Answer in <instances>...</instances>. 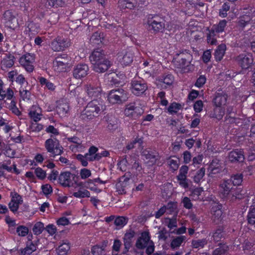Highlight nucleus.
Here are the masks:
<instances>
[{"label": "nucleus", "mask_w": 255, "mask_h": 255, "mask_svg": "<svg viewBox=\"0 0 255 255\" xmlns=\"http://www.w3.org/2000/svg\"><path fill=\"white\" fill-rule=\"evenodd\" d=\"M89 59L93 70L98 73H104L112 65V62L107 58L105 51L101 49L94 50Z\"/></svg>", "instance_id": "1"}, {"label": "nucleus", "mask_w": 255, "mask_h": 255, "mask_svg": "<svg viewBox=\"0 0 255 255\" xmlns=\"http://www.w3.org/2000/svg\"><path fill=\"white\" fill-rule=\"evenodd\" d=\"M105 109V106L102 101L94 99L88 103L81 113L80 118L83 120H92L98 117Z\"/></svg>", "instance_id": "2"}, {"label": "nucleus", "mask_w": 255, "mask_h": 255, "mask_svg": "<svg viewBox=\"0 0 255 255\" xmlns=\"http://www.w3.org/2000/svg\"><path fill=\"white\" fill-rule=\"evenodd\" d=\"M192 55L189 50H185L177 53L174 58V63L177 68L180 69L184 73L191 70L192 66L190 64Z\"/></svg>", "instance_id": "3"}, {"label": "nucleus", "mask_w": 255, "mask_h": 255, "mask_svg": "<svg viewBox=\"0 0 255 255\" xmlns=\"http://www.w3.org/2000/svg\"><path fill=\"white\" fill-rule=\"evenodd\" d=\"M44 147L47 152L50 153V157L53 158L60 155L64 152V148L61 145L60 141L52 135L50 136V138L45 140Z\"/></svg>", "instance_id": "4"}, {"label": "nucleus", "mask_w": 255, "mask_h": 255, "mask_svg": "<svg viewBox=\"0 0 255 255\" xmlns=\"http://www.w3.org/2000/svg\"><path fill=\"white\" fill-rule=\"evenodd\" d=\"M127 91L123 89H114L110 91L108 100L112 104H121L126 101L128 98Z\"/></svg>", "instance_id": "5"}, {"label": "nucleus", "mask_w": 255, "mask_h": 255, "mask_svg": "<svg viewBox=\"0 0 255 255\" xmlns=\"http://www.w3.org/2000/svg\"><path fill=\"white\" fill-rule=\"evenodd\" d=\"M147 23L149 29L153 30L154 33L162 32L164 30L165 20L162 17L158 16H152L148 18Z\"/></svg>", "instance_id": "6"}, {"label": "nucleus", "mask_w": 255, "mask_h": 255, "mask_svg": "<svg viewBox=\"0 0 255 255\" xmlns=\"http://www.w3.org/2000/svg\"><path fill=\"white\" fill-rule=\"evenodd\" d=\"M130 89L133 95L140 96L147 90V85L143 80H133L130 83Z\"/></svg>", "instance_id": "7"}, {"label": "nucleus", "mask_w": 255, "mask_h": 255, "mask_svg": "<svg viewBox=\"0 0 255 255\" xmlns=\"http://www.w3.org/2000/svg\"><path fill=\"white\" fill-rule=\"evenodd\" d=\"M70 61V57L66 54H63L57 56L53 61L54 70L59 72L64 71L66 66L69 64Z\"/></svg>", "instance_id": "8"}, {"label": "nucleus", "mask_w": 255, "mask_h": 255, "mask_svg": "<svg viewBox=\"0 0 255 255\" xmlns=\"http://www.w3.org/2000/svg\"><path fill=\"white\" fill-rule=\"evenodd\" d=\"M236 60L242 69H247L253 64L254 59L250 53H242L238 55Z\"/></svg>", "instance_id": "9"}, {"label": "nucleus", "mask_w": 255, "mask_h": 255, "mask_svg": "<svg viewBox=\"0 0 255 255\" xmlns=\"http://www.w3.org/2000/svg\"><path fill=\"white\" fill-rule=\"evenodd\" d=\"M70 45L69 39L57 37L52 41L50 45L54 51H60L64 50L66 48L68 47Z\"/></svg>", "instance_id": "10"}, {"label": "nucleus", "mask_w": 255, "mask_h": 255, "mask_svg": "<svg viewBox=\"0 0 255 255\" xmlns=\"http://www.w3.org/2000/svg\"><path fill=\"white\" fill-rule=\"evenodd\" d=\"M222 205L220 203H215L212 207V221L214 225H219L223 220Z\"/></svg>", "instance_id": "11"}, {"label": "nucleus", "mask_w": 255, "mask_h": 255, "mask_svg": "<svg viewBox=\"0 0 255 255\" xmlns=\"http://www.w3.org/2000/svg\"><path fill=\"white\" fill-rule=\"evenodd\" d=\"M234 186L231 184V181L228 179H223L219 185L220 196L223 199L227 200L230 196Z\"/></svg>", "instance_id": "12"}, {"label": "nucleus", "mask_w": 255, "mask_h": 255, "mask_svg": "<svg viewBox=\"0 0 255 255\" xmlns=\"http://www.w3.org/2000/svg\"><path fill=\"white\" fill-rule=\"evenodd\" d=\"M34 57L29 53L22 56L19 60L20 65L28 72H31L34 69L33 63Z\"/></svg>", "instance_id": "13"}, {"label": "nucleus", "mask_w": 255, "mask_h": 255, "mask_svg": "<svg viewBox=\"0 0 255 255\" xmlns=\"http://www.w3.org/2000/svg\"><path fill=\"white\" fill-rule=\"evenodd\" d=\"M75 174H72L70 172L65 171L61 172L58 178L59 183L64 187L74 186V183L71 179Z\"/></svg>", "instance_id": "14"}, {"label": "nucleus", "mask_w": 255, "mask_h": 255, "mask_svg": "<svg viewBox=\"0 0 255 255\" xmlns=\"http://www.w3.org/2000/svg\"><path fill=\"white\" fill-rule=\"evenodd\" d=\"M85 90L89 97L94 99L98 97L102 91L100 86L92 83H89L85 85Z\"/></svg>", "instance_id": "15"}, {"label": "nucleus", "mask_w": 255, "mask_h": 255, "mask_svg": "<svg viewBox=\"0 0 255 255\" xmlns=\"http://www.w3.org/2000/svg\"><path fill=\"white\" fill-rule=\"evenodd\" d=\"M89 72V67L86 64H79L76 66L73 71V75L76 79L85 77Z\"/></svg>", "instance_id": "16"}, {"label": "nucleus", "mask_w": 255, "mask_h": 255, "mask_svg": "<svg viewBox=\"0 0 255 255\" xmlns=\"http://www.w3.org/2000/svg\"><path fill=\"white\" fill-rule=\"evenodd\" d=\"M227 233L225 230L224 226H219L213 231L212 238L214 242L217 243L226 239Z\"/></svg>", "instance_id": "17"}, {"label": "nucleus", "mask_w": 255, "mask_h": 255, "mask_svg": "<svg viewBox=\"0 0 255 255\" xmlns=\"http://www.w3.org/2000/svg\"><path fill=\"white\" fill-rule=\"evenodd\" d=\"M149 234L147 232H143L141 234L135 243V247L139 250H142L146 248L151 241Z\"/></svg>", "instance_id": "18"}, {"label": "nucleus", "mask_w": 255, "mask_h": 255, "mask_svg": "<svg viewBox=\"0 0 255 255\" xmlns=\"http://www.w3.org/2000/svg\"><path fill=\"white\" fill-rule=\"evenodd\" d=\"M119 62L125 66L129 65L133 61V53L131 50L126 51L118 56Z\"/></svg>", "instance_id": "19"}, {"label": "nucleus", "mask_w": 255, "mask_h": 255, "mask_svg": "<svg viewBox=\"0 0 255 255\" xmlns=\"http://www.w3.org/2000/svg\"><path fill=\"white\" fill-rule=\"evenodd\" d=\"M38 242V240H37L35 243L29 240L28 242H27L26 247L19 250L18 252L19 253V255H30L31 254L36 250L37 243Z\"/></svg>", "instance_id": "20"}, {"label": "nucleus", "mask_w": 255, "mask_h": 255, "mask_svg": "<svg viewBox=\"0 0 255 255\" xmlns=\"http://www.w3.org/2000/svg\"><path fill=\"white\" fill-rule=\"evenodd\" d=\"M124 176L122 177L124 179L123 181H120L116 184L117 191L120 194H125L127 193L128 190L129 189L128 181L129 180V178L126 177Z\"/></svg>", "instance_id": "21"}, {"label": "nucleus", "mask_w": 255, "mask_h": 255, "mask_svg": "<svg viewBox=\"0 0 255 255\" xmlns=\"http://www.w3.org/2000/svg\"><path fill=\"white\" fill-rule=\"evenodd\" d=\"M229 159L232 162H243L245 159L243 151L237 149L231 151L229 154Z\"/></svg>", "instance_id": "22"}, {"label": "nucleus", "mask_w": 255, "mask_h": 255, "mask_svg": "<svg viewBox=\"0 0 255 255\" xmlns=\"http://www.w3.org/2000/svg\"><path fill=\"white\" fill-rule=\"evenodd\" d=\"M141 110L139 107L136 106L135 103H131L126 106L125 114L128 117H134L135 115H137L138 113H140Z\"/></svg>", "instance_id": "23"}, {"label": "nucleus", "mask_w": 255, "mask_h": 255, "mask_svg": "<svg viewBox=\"0 0 255 255\" xmlns=\"http://www.w3.org/2000/svg\"><path fill=\"white\" fill-rule=\"evenodd\" d=\"M142 155L146 159L149 160L153 163H156L160 158L158 152L156 150L145 149L142 151Z\"/></svg>", "instance_id": "24"}, {"label": "nucleus", "mask_w": 255, "mask_h": 255, "mask_svg": "<svg viewBox=\"0 0 255 255\" xmlns=\"http://www.w3.org/2000/svg\"><path fill=\"white\" fill-rule=\"evenodd\" d=\"M244 195L245 192L241 188L234 187L227 200L234 202L237 199H243Z\"/></svg>", "instance_id": "25"}, {"label": "nucleus", "mask_w": 255, "mask_h": 255, "mask_svg": "<svg viewBox=\"0 0 255 255\" xmlns=\"http://www.w3.org/2000/svg\"><path fill=\"white\" fill-rule=\"evenodd\" d=\"M15 59L14 56L11 54H6L5 57L3 58L1 61V69L5 70L7 68H10L14 65Z\"/></svg>", "instance_id": "26"}, {"label": "nucleus", "mask_w": 255, "mask_h": 255, "mask_svg": "<svg viewBox=\"0 0 255 255\" xmlns=\"http://www.w3.org/2000/svg\"><path fill=\"white\" fill-rule=\"evenodd\" d=\"M227 96L223 92H217L215 94L213 102L216 107H221L226 103Z\"/></svg>", "instance_id": "27"}, {"label": "nucleus", "mask_w": 255, "mask_h": 255, "mask_svg": "<svg viewBox=\"0 0 255 255\" xmlns=\"http://www.w3.org/2000/svg\"><path fill=\"white\" fill-rule=\"evenodd\" d=\"M238 23L239 26L244 28L247 25L249 24H255V18L249 17L247 15H242L240 17Z\"/></svg>", "instance_id": "28"}, {"label": "nucleus", "mask_w": 255, "mask_h": 255, "mask_svg": "<svg viewBox=\"0 0 255 255\" xmlns=\"http://www.w3.org/2000/svg\"><path fill=\"white\" fill-rule=\"evenodd\" d=\"M207 30L208 31V33L207 34V41L208 44L212 45H217V40L215 38L216 33H218L215 30L214 27L212 26L211 29L208 28Z\"/></svg>", "instance_id": "29"}, {"label": "nucleus", "mask_w": 255, "mask_h": 255, "mask_svg": "<svg viewBox=\"0 0 255 255\" xmlns=\"http://www.w3.org/2000/svg\"><path fill=\"white\" fill-rule=\"evenodd\" d=\"M218 246L213 252L212 255H224L229 250V247L226 243H220Z\"/></svg>", "instance_id": "30"}, {"label": "nucleus", "mask_w": 255, "mask_h": 255, "mask_svg": "<svg viewBox=\"0 0 255 255\" xmlns=\"http://www.w3.org/2000/svg\"><path fill=\"white\" fill-rule=\"evenodd\" d=\"M226 46L225 44L219 45L214 53V57L217 61H221L225 55Z\"/></svg>", "instance_id": "31"}, {"label": "nucleus", "mask_w": 255, "mask_h": 255, "mask_svg": "<svg viewBox=\"0 0 255 255\" xmlns=\"http://www.w3.org/2000/svg\"><path fill=\"white\" fill-rule=\"evenodd\" d=\"M186 237L185 236H179L174 238L171 242L170 247L174 250L178 249L181 244L185 241Z\"/></svg>", "instance_id": "32"}, {"label": "nucleus", "mask_w": 255, "mask_h": 255, "mask_svg": "<svg viewBox=\"0 0 255 255\" xmlns=\"http://www.w3.org/2000/svg\"><path fill=\"white\" fill-rule=\"evenodd\" d=\"M134 7V3L130 0H119L118 1V7L122 10L132 9Z\"/></svg>", "instance_id": "33"}, {"label": "nucleus", "mask_w": 255, "mask_h": 255, "mask_svg": "<svg viewBox=\"0 0 255 255\" xmlns=\"http://www.w3.org/2000/svg\"><path fill=\"white\" fill-rule=\"evenodd\" d=\"M246 220L249 225L253 226L255 225V207L251 206L249 209Z\"/></svg>", "instance_id": "34"}, {"label": "nucleus", "mask_w": 255, "mask_h": 255, "mask_svg": "<svg viewBox=\"0 0 255 255\" xmlns=\"http://www.w3.org/2000/svg\"><path fill=\"white\" fill-rule=\"evenodd\" d=\"M69 110V106L67 103H59L57 106L56 111L57 113L61 116H65Z\"/></svg>", "instance_id": "35"}, {"label": "nucleus", "mask_w": 255, "mask_h": 255, "mask_svg": "<svg viewBox=\"0 0 255 255\" xmlns=\"http://www.w3.org/2000/svg\"><path fill=\"white\" fill-rule=\"evenodd\" d=\"M5 98L7 100H11L13 98V92L12 89L8 88L5 92L1 88H0V101L4 100Z\"/></svg>", "instance_id": "36"}, {"label": "nucleus", "mask_w": 255, "mask_h": 255, "mask_svg": "<svg viewBox=\"0 0 255 255\" xmlns=\"http://www.w3.org/2000/svg\"><path fill=\"white\" fill-rule=\"evenodd\" d=\"M243 176L242 174H237L231 176L229 181H231V184L233 186L240 185L243 182Z\"/></svg>", "instance_id": "37"}, {"label": "nucleus", "mask_w": 255, "mask_h": 255, "mask_svg": "<svg viewBox=\"0 0 255 255\" xmlns=\"http://www.w3.org/2000/svg\"><path fill=\"white\" fill-rule=\"evenodd\" d=\"M164 206L166 208V211L167 214H174V216L177 215V204L176 203L169 202L166 205Z\"/></svg>", "instance_id": "38"}, {"label": "nucleus", "mask_w": 255, "mask_h": 255, "mask_svg": "<svg viewBox=\"0 0 255 255\" xmlns=\"http://www.w3.org/2000/svg\"><path fill=\"white\" fill-rule=\"evenodd\" d=\"M107 123V128L110 130H115L118 127V121L114 117H109Z\"/></svg>", "instance_id": "39"}, {"label": "nucleus", "mask_w": 255, "mask_h": 255, "mask_svg": "<svg viewBox=\"0 0 255 255\" xmlns=\"http://www.w3.org/2000/svg\"><path fill=\"white\" fill-rule=\"evenodd\" d=\"M104 245H96L93 247L91 250V253L93 255H104L105 254Z\"/></svg>", "instance_id": "40"}, {"label": "nucleus", "mask_w": 255, "mask_h": 255, "mask_svg": "<svg viewBox=\"0 0 255 255\" xmlns=\"http://www.w3.org/2000/svg\"><path fill=\"white\" fill-rule=\"evenodd\" d=\"M59 14L56 12H52L47 16L46 19L50 26L56 24L59 19Z\"/></svg>", "instance_id": "41"}, {"label": "nucleus", "mask_w": 255, "mask_h": 255, "mask_svg": "<svg viewBox=\"0 0 255 255\" xmlns=\"http://www.w3.org/2000/svg\"><path fill=\"white\" fill-rule=\"evenodd\" d=\"M205 168L204 167H202L197 171L195 174L193 176H192L194 181L197 183L200 182L201 180L205 175Z\"/></svg>", "instance_id": "42"}, {"label": "nucleus", "mask_w": 255, "mask_h": 255, "mask_svg": "<svg viewBox=\"0 0 255 255\" xmlns=\"http://www.w3.org/2000/svg\"><path fill=\"white\" fill-rule=\"evenodd\" d=\"M227 21L224 19L220 20L218 24H214L213 27L217 33H221L224 31L225 28L227 26Z\"/></svg>", "instance_id": "43"}, {"label": "nucleus", "mask_w": 255, "mask_h": 255, "mask_svg": "<svg viewBox=\"0 0 255 255\" xmlns=\"http://www.w3.org/2000/svg\"><path fill=\"white\" fill-rule=\"evenodd\" d=\"M70 249L69 243H63L61 245H60L58 249V255H67L68 252L69 251Z\"/></svg>", "instance_id": "44"}, {"label": "nucleus", "mask_w": 255, "mask_h": 255, "mask_svg": "<svg viewBox=\"0 0 255 255\" xmlns=\"http://www.w3.org/2000/svg\"><path fill=\"white\" fill-rule=\"evenodd\" d=\"M44 229V224L41 222H38L33 226L32 231L34 235H38L42 233Z\"/></svg>", "instance_id": "45"}, {"label": "nucleus", "mask_w": 255, "mask_h": 255, "mask_svg": "<svg viewBox=\"0 0 255 255\" xmlns=\"http://www.w3.org/2000/svg\"><path fill=\"white\" fill-rule=\"evenodd\" d=\"M181 109V105L179 103L173 102L169 105L168 112L171 115L176 114L178 110Z\"/></svg>", "instance_id": "46"}, {"label": "nucleus", "mask_w": 255, "mask_h": 255, "mask_svg": "<svg viewBox=\"0 0 255 255\" xmlns=\"http://www.w3.org/2000/svg\"><path fill=\"white\" fill-rule=\"evenodd\" d=\"M143 143L142 138L136 137L130 143L128 144L126 147L127 150H130L135 147V145L138 144V146H141Z\"/></svg>", "instance_id": "47"}, {"label": "nucleus", "mask_w": 255, "mask_h": 255, "mask_svg": "<svg viewBox=\"0 0 255 255\" xmlns=\"http://www.w3.org/2000/svg\"><path fill=\"white\" fill-rule=\"evenodd\" d=\"M243 15H247L249 17H252L255 18V7L249 6L248 7L244 8Z\"/></svg>", "instance_id": "48"}, {"label": "nucleus", "mask_w": 255, "mask_h": 255, "mask_svg": "<svg viewBox=\"0 0 255 255\" xmlns=\"http://www.w3.org/2000/svg\"><path fill=\"white\" fill-rule=\"evenodd\" d=\"M101 33L98 32H95L91 37L90 41L95 44H99L102 42Z\"/></svg>", "instance_id": "49"}, {"label": "nucleus", "mask_w": 255, "mask_h": 255, "mask_svg": "<svg viewBox=\"0 0 255 255\" xmlns=\"http://www.w3.org/2000/svg\"><path fill=\"white\" fill-rule=\"evenodd\" d=\"M28 228L24 226H19L16 228V233L19 236L25 237L28 234Z\"/></svg>", "instance_id": "50"}, {"label": "nucleus", "mask_w": 255, "mask_h": 255, "mask_svg": "<svg viewBox=\"0 0 255 255\" xmlns=\"http://www.w3.org/2000/svg\"><path fill=\"white\" fill-rule=\"evenodd\" d=\"M90 195V192L87 190H84V191L79 190L78 192H74L73 194V196L79 198L89 197Z\"/></svg>", "instance_id": "51"}, {"label": "nucleus", "mask_w": 255, "mask_h": 255, "mask_svg": "<svg viewBox=\"0 0 255 255\" xmlns=\"http://www.w3.org/2000/svg\"><path fill=\"white\" fill-rule=\"evenodd\" d=\"M11 201H15V203L21 204L23 202L22 197L16 192H11L10 193Z\"/></svg>", "instance_id": "52"}, {"label": "nucleus", "mask_w": 255, "mask_h": 255, "mask_svg": "<svg viewBox=\"0 0 255 255\" xmlns=\"http://www.w3.org/2000/svg\"><path fill=\"white\" fill-rule=\"evenodd\" d=\"M207 244V242L205 239L193 240L192 242V245L194 248H203Z\"/></svg>", "instance_id": "53"}, {"label": "nucleus", "mask_w": 255, "mask_h": 255, "mask_svg": "<svg viewBox=\"0 0 255 255\" xmlns=\"http://www.w3.org/2000/svg\"><path fill=\"white\" fill-rule=\"evenodd\" d=\"M64 4L63 0H47L46 4L51 7L62 6Z\"/></svg>", "instance_id": "54"}, {"label": "nucleus", "mask_w": 255, "mask_h": 255, "mask_svg": "<svg viewBox=\"0 0 255 255\" xmlns=\"http://www.w3.org/2000/svg\"><path fill=\"white\" fill-rule=\"evenodd\" d=\"M78 178V176H76V175H74L73 177V180L74 182V184H75L78 187H86V188H89V184L90 182H92V181L91 179L88 180V181L87 182H85L84 184L82 182H78L77 180V179Z\"/></svg>", "instance_id": "55"}, {"label": "nucleus", "mask_w": 255, "mask_h": 255, "mask_svg": "<svg viewBox=\"0 0 255 255\" xmlns=\"http://www.w3.org/2000/svg\"><path fill=\"white\" fill-rule=\"evenodd\" d=\"M8 108L11 112L17 116H19L21 113L16 106V101L12 98Z\"/></svg>", "instance_id": "56"}, {"label": "nucleus", "mask_w": 255, "mask_h": 255, "mask_svg": "<svg viewBox=\"0 0 255 255\" xmlns=\"http://www.w3.org/2000/svg\"><path fill=\"white\" fill-rule=\"evenodd\" d=\"M230 5L227 2L224 3L219 10V15L222 17H225L227 15V11L230 9Z\"/></svg>", "instance_id": "57"}, {"label": "nucleus", "mask_w": 255, "mask_h": 255, "mask_svg": "<svg viewBox=\"0 0 255 255\" xmlns=\"http://www.w3.org/2000/svg\"><path fill=\"white\" fill-rule=\"evenodd\" d=\"M19 94L23 100L30 99L31 93L29 90H24V88L21 87L19 90Z\"/></svg>", "instance_id": "58"}, {"label": "nucleus", "mask_w": 255, "mask_h": 255, "mask_svg": "<svg viewBox=\"0 0 255 255\" xmlns=\"http://www.w3.org/2000/svg\"><path fill=\"white\" fill-rule=\"evenodd\" d=\"M179 160L178 159H173L169 158L168 161V164L173 170H176L179 167Z\"/></svg>", "instance_id": "59"}, {"label": "nucleus", "mask_w": 255, "mask_h": 255, "mask_svg": "<svg viewBox=\"0 0 255 255\" xmlns=\"http://www.w3.org/2000/svg\"><path fill=\"white\" fill-rule=\"evenodd\" d=\"M127 219L124 217H118L115 219L114 223L117 226L123 227L127 223Z\"/></svg>", "instance_id": "60"}, {"label": "nucleus", "mask_w": 255, "mask_h": 255, "mask_svg": "<svg viewBox=\"0 0 255 255\" xmlns=\"http://www.w3.org/2000/svg\"><path fill=\"white\" fill-rule=\"evenodd\" d=\"M35 173L37 177L39 179L43 180L45 179L46 176V172L40 167L35 168Z\"/></svg>", "instance_id": "61"}, {"label": "nucleus", "mask_w": 255, "mask_h": 255, "mask_svg": "<svg viewBox=\"0 0 255 255\" xmlns=\"http://www.w3.org/2000/svg\"><path fill=\"white\" fill-rule=\"evenodd\" d=\"M161 81L167 85H171L174 81V77L171 74H168L163 76Z\"/></svg>", "instance_id": "62"}, {"label": "nucleus", "mask_w": 255, "mask_h": 255, "mask_svg": "<svg viewBox=\"0 0 255 255\" xmlns=\"http://www.w3.org/2000/svg\"><path fill=\"white\" fill-rule=\"evenodd\" d=\"M4 154L10 158H14L15 154V151L12 150L8 145H6L5 147Z\"/></svg>", "instance_id": "63"}, {"label": "nucleus", "mask_w": 255, "mask_h": 255, "mask_svg": "<svg viewBox=\"0 0 255 255\" xmlns=\"http://www.w3.org/2000/svg\"><path fill=\"white\" fill-rule=\"evenodd\" d=\"M80 175L82 179H85L91 175V172L87 168H83L80 170Z\"/></svg>", "instance_id": "64"}]
</instances>
